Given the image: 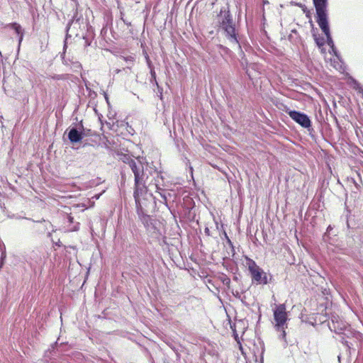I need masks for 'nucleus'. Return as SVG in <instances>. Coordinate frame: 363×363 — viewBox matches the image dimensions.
<instances>
[{
	"mask_svg": "<svg viewBox=\"0 0 363 363\" xmlns=\"http://www.w3.org/2000/svg\"><path fill=\"white\" fill-rule=\"evenodd\" d=\"M117 155L118 156V160L122 161L124 163H126L130 167L132 162H135L136 159L134 160L131 157V156L128 154H125L122 152H117Z\"/></svg>",
	"mask_w": 363,
	"mask_h": 363,
	"instance_id": "nucleus-9",
	"label": "nucleus"
},
{
	"mask_svg": "<svg viewBox=\"0 0 363 363\" xmlns=\"http://www.w3.org/2000/svg\"><path fill=\"white\" fill-rule=\"evenodd\" d=\"M121 58L127 62H130L131 65H133V62L135 61V57L132 55L127 57L121 56Z\"/></svg>",
	"mask_w": 363,
	"mask_h": 363,
	"instance_id": "nucleus-13",
	"label": "nucleus"
},
{
	"mask_svg": "<svg viewBox=\"0 0 363 363\" xmlns=\"http://www.w3.org/2000/svg\"><path fill=\"white\" fill-rule=\"evenodd\" d=\"M157 191L160 194L161 197L164 199V201H167V196L164 194L160 192V191L162 190L160 187L158 186L157 184H156Z\"/></svg>",
	"mask_w": 363,
	"mask_h": 363,
	"instance_id": "nucleus-15",
	"label": "nucleus"
},
{
	"mask_svg": "<svg viewBox=\"0 0 363 363\" xmlns=\"http://www.w3.org/2000/svg\"><path fill=\"white\" fill-rule=\"evenodd\" d=\"M151 75H152V77L154 79V80H155V81H156V75H155V71H154V70H152V69L151 70ZM155 83H156L157 86L159 87L157 82H155Z\"/></svg>",
	"mask_w": 363,
	"mask_h": 363,
	"instance_id": "nucleus-17",
	"label": "nucleus"
},
{
	"mask_svg": "<svg viewBox=\"0 0 363 363\" xmlns=\"http://www.w3.org/2000/svg\"><path fill=\"white\" fill-rule=\"evenodd\" d=\"M287 113L291 119L302 127L309 128L311 126V121L306 114L296 111H289Z\"/></svg>",
	"mask_w": 363,
	"mask_h": 363,
	"instance_id": "nucleus-6",
	"label": "nucleus"
},
{
	"mask_svg": "<svg viewBox=\"0 0 363 363\" xmlns=\"http://www.w3.org/2000/svg\"><path fill=\"white\" fill-rule=\"evenodd\" d=\"M242 65L243 68H244L245 69H246V73H247V74L250 77L251 74H250V72H249V69L247 68V67H244V64H243V62H242Z\"/></svg>",
	"mask_w": 363,
	"mask_h": 363,
	"instance_id": "nucleus-18",
	"label": "nucleus"
},
{
	"mask_svg": "<svg viewBox=\"0 0 363 363\" xmlns=\"http://www.w3.org/2000/svg\"><path fill=\"white\" fill-rule=\"evenodd\" d=\"M0 118H2V117H1V116Z\"/></svg>",
	"mask_w": 363,
	"mask_h": 363,
	"instance_id": "nucleus-28",
	"label": "nucleus"
},
{
	"mask_svg": "<svg viewBox=\"0 0 363 363\" xmlns=\"http://www.w3.org/2000/svg\"><path fill=\"white\" fill-rule=\"evenodd\" d=\"M121 19L123 21V23H125L126 21V20L124 19V18L123 17V13H121Z\"/></svg>",
	"mask_w": 363,
	"mask_h": 363,
	"instance_id": "nucleus-20",
	"label": "nucleus"
},
{
	"mask_svg": "<svg viewBox=\"0 0 363 363\" xmlns=\"http://www.w3.org/2000/svg\"><path fill=\"white\" fill-rule=\"evenodd\" d=\"M130 168L134 174L133 196L135 203H138L140 195L146 190L145 182L147 176L144 172V164L139 159H136L135 162H132Z\"/></svg>",
	"mask_w": 363,
	"mask_h": 363,
	"instance_id": "nucleus-3",
	"label": "nucleus"
},
{
	"mask_svg": "<svg viewBox=\"0 0 363 363\" xmlns=\"http://www.w3.org/2000/svg\"><path fill=\"white\" fill-rule=\"evenodd\" d=\"M124 23H125L127 26H130L131 25L130 22H128L127 21Z\"/></svg>",
	"mask_w": 363,
	"mask_h": 363,
	"instance_id": "nucleus-22",
	"label": "nucleus"
},
{
	"mask_svg": "<svg viewBox=\"0 0 363 363\" xmlns=\"http://www.w3.org/2000/svg\"><path fill=\"white\" fill-rule=\"evenodd\" d=\"M84 137V132L79 131L76 128H72L68 133V138L72 143H77Z\"/></svg>",
	"mask_w": 363,
	"mask_h": 363,
	"instance_id": "nucleus-7",
	"label": "nucleus"
},
{
	"mask_svg": "<svg viewBox=\"0 0 363 363\" xmlns=\"http://www.w3.org/2000/svg\"><path fill=\"white\" fill-rule=\"evenodd\" d=\"M121 19L123 21V23H125L126 21V20L124 19V18L123 17V13H121Z\"/></svg>",
	"mask_w": 363,
	"mask_h": 363,
	"instance_id": "nucleus-21",
	"label": "nucleus"
},
{
	"mask_svg": "<svg viewBox=\"0 0 363 363\" xmlns=\"http://www.w3.org/2000/svg\"><path fill=\"white\" fill-rule=\"evenodd\" d=\"M313 2L316 11V21L319 27L326 36L327 44L331 48L333 51L335 52V48L332 37L330 35L328 20V0H313Z\"/></svg>",
	"mask_w": 363,
	"mask_h": 363,
	"instance_id": "nucleus-2",
	"label": "nucleus"
},
{
	"mask_svg": "<svg viewBox=\"0 0 363 363\" xmlns=\"http://www.w3.org/2000/svg\"><path fill=\"white\" fill-rule=\"evenodd\" d=\"M69 221H71V222H72V218L69 217Z\"/></svg>",
	"mask_w": 363,
	"mask_h": 363,
	"instance_id": "nucleus-26",
	"label": "nucleus"
},
{
	"mask_svg": "<svg viewBox=\"0 0 363 363\" xmlns=\"http://www.w3.org/2000/svg\"><path fill=\"white\" fill-rule=\"evenodd\" d=\"M100 195H96L94 196V198H96V199H98L99 198Z\"/></svg>",
	"mask_w": 363,
	"mask_h": 363,
	"instance_id": "nucleus-24",
	"label": "nucleus"
},
{
	"mask_svg": "<svg viewBox=\"0 0 363 363\" xmlns=\"http://www.w3.org/2000/svg\"><path fill=\"white\" fill-rule=\"evenodd\" d=\"M315 43H316L317 45L319 48L323 46L324 45V43H325V40H324L323 38H315Z\"/></svg>",
	"mask_w": 363,
	"mask_h": 363,
	"instance_id": "nucleus-14",
	"label": "nucleus"
},
{
	"mask_svg": "<svg viewBox=\"0 0 363 363\" xmlns=\"http://www.w3.org/2000/svg\"><path fill=\"white\" fill-rule=\"evenodd\" d=\"M11 27L15 30L16 34L19 36V39H18V48H19L20 45L21 43V41L23 40V32L22 28L19 24H18L16 23H11Z\"/></svg>",
	"mask_w": 363,
	"mask_h": 363,
	"instance_id": "nucleus-10",
	"label": "nucleus"
},
{
	"mask_svg": "<svg viewBox=\"0 0 363 363\" xmlns=\"http://www.w3.org/2000/svg\"><path fill=\"white\" fill-rule=\"evenodd\" d=\"M146 58H147V60L148 64L150 65V60H149V57H147Z\"/></svg>",
	"mask_w": 363,
	"mask_h": 363,
	"instance_id": "nucleus-25",
	"label": "nucleus"
},
{
	"mask_svg": "<svg viewBox=\"0 0 363 363\" xmlns=\"http://www.w3.org/2000/svg\"><path fill=\"white\" fill-rule=\"evenodd\" d=\"M227 239H228V242L230 245H232V242H231L230 240L228 238H227Z\"/></svg>",
	"mask_w": 363,
	"mask_h": 363,
	"instance_id": "nucleus-23",
	"label": "nucleus"
},
{
	"mask_svg": "<svg viewBox=\"0 0 363 363\" xmlns=\"http://www.w3.org/2000/svg\"><path fill=\"white\" fill-rule=\"evenodd\" d=\"M6 257L5 251L4 250V247L2 246V243L0 241V269H1L4 264V259Z\"/></svg>",
	"mask_w": 363,
	"mask_h": 363,
	"instance_id": "nucleus-12",
	"label": "nucleus"
},
{
	"mask_svg": "<svg viewBox=\"0 0 363 363\" xmlns=\"http://www.w3.org/2000/svg\"><path fill=\"white\" fill-rule=\"evenodd\" d=\"M273 315L274 320V328L277 332H279V337L285 339L287 328V321L289 320L286 312V305L284 303L276 305L273 308Z\"/></svg>",
	"mask_w": 363,
	"mask_h": 363,
	"instance_id": "nucleus-4",
	"label": "nucleus"
},
{
	"mask_svg": "<svg viewBox=\"0 0 363 363\" xmlns=\"http://www.w3.org/2000/svg\"><path fill=\"white\" fill-rule=\"evenodd\" d=\"M79 126H80V128H82V130H81V131H82V132H84V137H85V136L89 135V133H88V132H89V131H90V130H87V132H86V130L84 128V127H83V125H82V122L80 123Z\"/></svg>",
	"mask_w": 363,
	"mask_h": 363,
	"instance_id": "nucleus-16",
	"label": "nucleus"
},
{
	"mask_svg": "<svg viewBox=\"0 0 363 363\" xmlns=\"http://www.w3.org/2000/svg\"><path fill=\"white\" fill-rule=\"evenodd\" d=\"M204 231H205V233H206L207 235H210V230H209V228H207V227H206V228H205Z\"/></svg>",
	"mask_w": 363,
	"mask_h": 363,
	"instance_id": "nucleus-19",
	"label": "nucleus"
},
{
	"mask_svg": "<svg viewBox=\"0 0 363 363\" xmlns=\"http://www.w3.org/2000/svg\"><path fill=\"white\" fill-rule=\"evenodd\" d=\"M120 72V69L116 70V73H118Z\"/></svg>",
	"mask_w": 363,
	"mask_h": 363,
	"instance_id": "nucleus-27",
	"label": "nucleus"
},
{
	"mask_svg": "<svg viewBox=\"0 0 363 363\" xmlns=\"http://www.w3.org/2000/svg\"><path fill=\"white\" fill-rule=\"evenodd\" d=\"M137 213L143 223H147L149 216L143 212L141 208H138Z\"/></svg>",
	"mask_w": 363,
	"mask_h": 363,
	"instance_id": "nucleus-11",
	"label": "nucleus"
},
{
	"mask_svg": "<svg viewBox=\"0 0 363 363\" xmlns=\"http://www.w3.org/2000/svg\"><path fill=\"white\" fill-rule=\"evenodd\" d=\"M218 22L220 30L229 43L241 50L240 36L230 11L222 9L218 16Z\"/></svg>",
	"mask_w": 363,
	"mask_h": 363,
	"instance_id": "nucleus-1",
	"label": "nucleus"
},
{
	"mask_svg": "<svg viewBox=\"0 0 363 363\" xmlns=\"http://www.w3.org/2000/svg\"><path fill=\"white\" fill-rule=\"evenodd\" d=\"M247 265L251 274L252 280L257 284H267V277L266 273L252 259L247 258Z\"/></svg>",
	"mask_w": 363,
	"mask_h": 363,
	"instance_id": "nucleus-5",
	"label": "nucleus"
},
{
	"mask_svg": "<svg viewBox=\"0 0 363 363\" xmlns=\"http://www.w3.org/2000/svg\"><path fill=\"white\" fill-rule=\"evenodd\" d=\"M347 326V324L344 322H338L335 321L333 319L332 320V325L330 326L331 328L332 327L334 328V330L337 333H340L342 331L346 329Z\"/></svg>",
	"mask_w": 363,
	"mask_h": 363,
	"instance_id": "nucleus-8",
	"label": "nucleus"
}]
</instances>
